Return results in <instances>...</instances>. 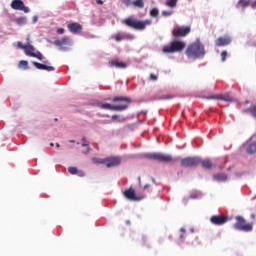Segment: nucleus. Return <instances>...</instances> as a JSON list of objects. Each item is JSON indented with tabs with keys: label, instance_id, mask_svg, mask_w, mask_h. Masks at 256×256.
<instances>
[{
	"label": "nucleus",
	"instance_id": "f257e3e1",
	"mask_svg": "<svg viewBox=\"0 0 256 256\" xmlns=\"http://www.w3.org/2000/svg\"><path fill=\"white\" fill-rule=\"evenodd\" d=\"M185 55L188 59H201L205 57V45L201 43V40H196L187 47Z\"/></svg>",
	"mask_w": 256,
	"mask_h": 256
},
{
	"label": "nucleus",
	"instance_id": "f03ea898",
	"mask_svg": "<svg viewBox=\"0 0 256 256\" xmlns=\"http://www.w3.org/2000/svg\"><path fill=\"white\" fill-rule=\"evenodd\" d=\"M18 49H23L25 52V55L27 57H34L35 59H38V61H43L45 59V56L40 51H35V47L31 43L23 44V42L19 41L17 42Z\"/></svg>",
	"mask_w": 256,
	"mask_h": 256
},
{
	"label": "nucleus",
	"instance_id": "7ed1b4c3",
	"mask_svg": "<svg viewBox=\"0 0 256 256\" xmlns=\"http://www.w3.org/2000/svg\"><path fill=\"white\" fill-rule=\"evenodd\" d=\"M124 25L130 27L131 29H135L136 31H145L147 29V25H151L153 23L151 20H137L133 18H126L123 20Z\"/></svg>",
	"mask_w": 256,
	"mask_h": 256
},
{
	"label": "nucleus",
	"instance_id": "20e7f679",
	"mask_svg": "<svg viewBox=\"0 0 256 256\" xmlns=\"http://www.w3.org/2000/svg\"><path fill=\"white\" fill-rule=\"evenodd\" d=\"M144 157L148 159V161H157L158 163H175V161H177L173 156L159 152L147 153Z\"/></svg>",
	"mask_w": 256,
	"mask_h": 256
},
{
	"label": "nucleus",
	"instance_id": "39448f33",
	"mask_svg": "<svg viewBox=\"0 0 256 256\" xmlns=\"http://www.w3.org/2000/svg\"><path fill=\"white\" fill-rule=\"evenodd\" d=\"M187 47V44L183 41L174 40L170 45L163 47V53H181Z\"/></svg>",
	"mask_w": 256,
	"mask_h": 256
},
{
	"label": "nucleus",
	"instance_id": "423d86ee",
	"mask_svg": "<svg viewBox=\"0 0 256 256\" xmlns=\"http://www.w3.org/2000/svg\"><path fill=\"white\" fill-rule=\"evenodd\" d=\"M234 229L237 231H244V233H249L253 231V223H247L245 218L242 216H236V223L234 224Z\"/></svg>",
	"mask_w": 256,
	"mask_h": 256
},
{
	"label": "nucleus",
	"instance_id": "0eeeda50",
	"mask_svg": "<svg viewBox=\"0 0 256 256\" xmlns=\"http://www.w3.org/2000/svg\"><path fill=\"white\" fill-rule=\"evenodd\" d=\"M114 105H118V107H124L122 109H115V111H125L127 107H129V103H131V98L123 97V96H116L112 99Z\"/></svg>",
	"mask_w": 256,
	"mask_h": 256
},
{
	"label": "nucleus",
	"instance_id": "6e6552de",
	"mask_svg": "<svg viewBox=\"0 0 256 256\" xmlns=\"http://www.w3.org/2000/svg\"><path fill=\"white\" fill-rule=\"evenodd\" d=\"M181 167H197L201 165V158L199 157H186L180 161Z\"/></svg>",
	"mask_w": 256,
	"mask_h": 256
},
{
	"label": "nucleus",
	"instance_id": "1a4fd4ad",
	"mask_svg": "<svg viewBox=\"0 0 256 256\" xmlns=\"http://www.w3.org/2000/svg\"><path fill=\"white\" fill-rule=\"evenodd\" d=\"M189 33H191V26L178 27L172 31L174 39H179V37H187Z\"/></svg>",
	"mask_w": 256,
	"mask_h": 256
},
{
	"label": "nucleus",
	"instance_id": "9d476101",
	"mask_svg": "<svg viewBox=\"0 0 256 256\" xmlns=\"http://www.w3.org/2000/svg\"><path fill=\"white\" fill-rule=\"evenodd\" d=\"M227 221H229V217L223 216V215H213L210 218V223H212V225H216L218 227L221 225H225V223H227Z\"/></svg>",
	"mask_w": 256,
	"mask_h": 256
},
{
	"label": "nucleus",
	"instance_id": "9b49d317",
	"mask_svg": "<svg viewBox=\"0 0 256 256\" xmlns=\"http://www.w3.org/2000/svg\"><path fill=\"white\" fill-rule=\"evenodd\" d=\"M11 7L15 11H23L24 13H29V7L25 6V3L21 0H13L11 2Z\"/></svg>",
	"mask_w": 256,
	"mask_h": 256
},
{
	"label": "nucleus",
	"instance_id": "f8f14e48",
	"mask_svg": "<svg viewBox=\"0 0 256 256\" xmlns=\"http://www.w3.org/2000/svg\"><path fill=\"white\" fill-rule=\"evenodd\" d=\"M53 45H55L56 47H60V49L62 51H65L67 49V47H69V45H71V39H69L68 37H64L62 39H58L55 40L53 42Z\"/></svg>",
	"mask_w": 256,
	"mask_h": 256
},
{
	"label": "nucleus",
	"instance_id": "ddd939ff",
	"mask_svg": "<svg viewBox=\"0 0 256 256\" xmlns=\"http://www.w3.org/2000/svg\"><path fill=\"white\" fill-rule=\"evenodd\" d=\"M121 163V157L113 156L105 158V166L108 168L117 167Z\"/></svg>",
	"mask_w": 256,
	"mask_h": 256
},
{
	"label": "nucleus",
	"instance_id": "4468645a",
	"mask_svg": "<svg viewBox=\"0 0 256 256\" xmlns=\"http://www.w3.org/2000/svg\"><path fill=\"white\" fill-rule=\"evenodd\" d=\"M123 195L129 201H141V199H143V197H138L137 194H135V190L133 188L125 190Z\"/></svg>",
	"mask_w": 256,
	"mask_h": 256
},
{
	"label": "nucleus",
	"instance_id": "2eb2a0df",
	"mask_svg": "<svg viewBox=\"0 0 256 256\" xmlns=\"http://www.w3.org/2000/svg\"><path fill=\"white\" fill-rule=\"evenodd\" d=\"M43 63L44 64L32 61V65H34V67H36V69H39L40 71H48V72L55 71V67L47 66V63H49V61L45 60L43 61Z\"/></svg>",
	"mask_w": 256,
	"mask_h": 256
},
{
	"label": "nucleus",
	"instance_id": "dca6fc26",
	"mask_svg": "<svg viewBox=\"0 0 256 256\" xmlns=\"http://www.w3.org/2000/svg\"><path fill=\"white\" fill-rule=\"evenodd\" d=\"M216 47H227V45H231V37L229 36H221L215 40Z\"/></svg>",
	"mask_w": 256,
	"mask_h": 256
},
{
	"label": "nucleus",
	"instance_id": "f3484780",
	"mask_svg": "<svg viewBox=\"0 0 256 256\" xmlns=\"http://www.w3.org/2000/svg\"><path fill=\"white\" fill-rule=\"evenodd\" d=\"M206 99H218L221 101H226V103H233L234 99L229 94L211 95L206 97Z\"/></svg>",
	"mask_w": 256,
	"mask_h": 256
},
{
	"label": "nucleus",
	"instance_id": "a211bd4d",
	"mask_svg": "<svg viewBox=\"0 0 256 256\" xmlns=\"http://www.w3.org/2000/svg\"><path fill=\"white\" fill-rule=\"evenodd\" d=\"M67 27L70 33H73V35H77L80 31H83V26L77 22L70 23L67 25Z\"/></svg>",
	"mask_w": 256,
	"mask_h": 256
},
{
	"label": "nucleus",
	"instance_id": "6ab92c4d",
	"mask_svg": "<svg viewBox=\"0 0 256 256\" xmlns=\"http://www.w3.org/2000/svg\"><path fill=\"white\" fill-rule=\"evenodd\" d=\"M110 67H116V69H127V63L119 60H112L109 62Z\"/></svg>",
	"mask_w": 256,
	"mask_h": 256
},
{
	"label": "nucleus",
	"instance_id": "aec40b11",
	"mask_svg": "<svg viewBox=\"0 0 256 256\" xmlns=\"http://www.w3.org/2000/svg\"><path fill=\"white\" fill-rule=\"evenodd\" d=\"M102 109H110L111 111H115V109H124L123 106L115 105V104H102Z\"/></svg>",
	"mask_w": 256,
	"mask_h": 256
},
{
	"label": "nucleus",
	"instance_id": "412c9836",
	"mask_svg": "<svg viewBox=\"0 0 256 256\" xmlns=\"http://www.w3.org/2000/svg\"><path fill=\"white\" fill-rule=\"evenodd\" d=\"M201 165L203 169H213V162L209 159L201 160Z\"/></svg>",
	"mask_w": 256,
	"mask_h": 256
},
{
	"label": "nucleus",
	"instance_id": "4be33fe9",
	"mask_svg": "<svg viewBox=\"0 0 256 256\" xmlns=\"http://www.w3.org/2000/svg\"><path fill=\"white\" fill-rule=\"evenodd\" d=\"M213 179L215 181H227V174H223V173H217V174H214L213 176Z\"/></svg>",
	"mask_w": 256,
	"mask_h": 256
},
{
	"label": "nucleus",
	"instance_id": "5701e85b",
	"mask_svg": "<svg viewBox=\"0 0 256 256\" xmlns=\"http://www.w3.org/2000/svg\"><path fill=\"white\" fill-rule=\"evenodd\" d=\"M251 5V1L249 0H239L236 7H242V9H245V7H249Z\"/></svg>",
	"mask_w": 256,
	"mask_h": 256
},
{
	"label": "nucleus",
	"instance_id": "b1692460",
	"mask_svg": "<svg viewBox=\"0 0 256 256\" xmlns=\"http://www.w3.org/2000/svg\"><path fill=\"white\" fill-rule=\"evenodd\" d=\"M132 5L137 9H143V7H145V2L143 0H135L132 2Z\"/></svg>",
	"mask_w": 256,
	"mask_h": 256
},
{
	"label": "nucleus",
	"instance_id": "393cba45",
	"mask_svg": "<svg viewBox=\"0 0 256 256\" xmlns=\"http://www.w3.org/2000/svg\"><path fill=\"white\" fill-rule=\"evenodd\" d=\"M246 151L249 155H253L254 153H256V143L254 142L248 145Z\"/></svg>",
	"mask_w": 256,
	"mask_h": 256
},
{
	"label": "nucleus",
	"instance_id": "a878e982",
	"mask_svg": "<svg viewBox=\"0 0 256 256\" xmlns=\"http://www.w3.org/2000/svg\"><path fill=\"white\" fill-rule=\"evenodd\" d=\"M177 1L178 0H166V7H170V9H175L177 7Z\"/></svg>",
	"mask_w": 256,
	"mask_h": 256
},
{
	"label": "nucleus",
	"instance_id": "bb28decb",
	"mask_svg": "<svg viewBox=\"0 0 256 256\" xmlns=\"http://www.w3.org/2000/svg\"><path fill=\"white\" fill-rule=\"evenodd\" d=\"M18 67L20 69H25V70H28L29 69V62L27 60H21L19 63H18Z\"/></svg>",
	"mask_w": 256,
	"mask_h": 256
},
{
	"label": "nucleus",
	"instance_id": "cd10ccee",
	"mask_svg": "<svg viewBox=\"0 0 256 256\" xmlns=\"http://www.w3.org/2000/svg\"><path fill=\"white\" fill-rule=\"evenodd\" d=\"M92 162L95 163V165H105V158L93 157Z\"/></svg>",
	"mask_w": 256,
	"mask_h": 256
},
{
	"label": "nucleus",
	"instance_id": "c85d7f7f",
	"mask_svg": "<svg viewBox=\"0 0 256 256\" xmlns=\"http://www.w3.org/2000/svg\"><path fill=\"white\" fill-rule=\"evenodd\" d=\"M162 101H169V99H175V95L172 94H164L159 97Z\"/></svg>",
	"mask_w": 256,
	"mask_h": 256
},
{
	"label": "nucleus",
	"instance_id": "c756f323",
	"mask_svg": "<svg viewBox=\"0 0 256 256\" xmlns=\"http://www.w3.org/2000/svg\"><path fill=\"white\" fill-rule=\"evenodd\" d=\"M17 25H27V18L26 17H20L15 20Z\"/></svg>",
	"mask_w": 256,
	"mask_h": 256
},
{
	"label": "nucleus",
	"instance_id": "7c9ffc66",
	"mask_svg": "<svg viewBox=\"0 0 256 256\" xmlns=\"http://www.w3.org/2000/svg\"><path fill=\"white\" fill-rule=\"evenodd\" d=\"M79 171V169H77V167L71 166L68 168V173H70V175H77V172Z\"/></svg>",
	"mask_w": 256,
	"mask_h": 256
},
{
	"label": "nucleus",
	"instance_id": "2f4dec72",
	"mask_svg": "<svg viewBox=\"0 0 256 256\" xmlns=\"http://www.w3.org/2000/svg\"><path fill=\"white\" fill-rule=\"evenodd\" d=\"M150 15L151 17H159V9L153 8L152 10H150Z\"/></svg>",
	"mask_w": 256,
	"mask_h": 256
},
{
	"label": "nucleus",
	"instance_id": "473e14b6",
	"mask_svg": "<svg viewBox=\"0 0 256 256\" xmlns=\"http://www.w3.org/2000/svg\"><path fill=\"white\" fill-rule=\"evenodd\" d=\"M173 15V11L171 10H163L162 17H171Z\"/></svg>",
	"mask_w": 256,
	"mask_h": 256
},
{
	"label": "nucleus",
	"instance_id": "72a5a7b5",
	"mask_svg": "<svg viewBox=\"0 0 256 256\" xmlns=\"http://www.w3.org/2000/svg\"><path fill=\"white\" fill-rule=\"evenodd\" d=\"M112 39H115V41H117L118 43L123 41V39H125L124 36H121V34H116L114 36H112Z\"/></svg>",
	"mask_w": 256,
	"mask_h": 256
},
{
	"label": "nucleus",
	"instance_id": "f704fd0d",
	"mask_svg": "<svg viewBox=\"0 0 256 256\" xmlns=\"http://www.w3.org/2000/svg\"><path fill=\"white\" fill-rule=\"evenodd\" d=\"M249 111H250L251 115L254 116L256 119V105L250 106Z\"/></svg>",
	"mask_w": 256,
	"mask_h": 256
},
{
	"label": "nucleus",
	"instance_id": "c9c22d12",
	"mask_svg": "<svg viewBox=\"0 0 256 256\" xmlns=\"http://www.w3.org/2000/svg\"><path fill=\"white\" fill-rule=\"evenodd\" d=\"M140 243H141V245H147V236L141 235L140 236Z\"/></svg>",
	"mask_w": 256,
	"mask_h": 256
},
{
	"label": "nucleus",
	"instance_id": "e433bc0d",
	"mask_svg": "<svg viewBox=\"0 0 256 256\" xmlns=\"http://www.w3.org/2000/svg\"><path fill=\"white\" fill-rule=\"evenodd\" d=\"M221 59H222V62H225L227 60V51H222L221 53Z\"/></svg>",
	"mask_w": 256,
	"mask_h": 256
},
{
	"label": "nucleus",
	"instance_id": "4c0bfd02",
	"mask_svg": "<svg viewBox=\"0 0 256 256\" xmlns=\"http://www.w3.org/2000/svg\"><path fill=\"white\" fill-rule=\"evenodd\" d=\"M122 3L126 5V7H130V5H133V2L131 0H122Z\"/></svg>",
	"mask_w": 256,
	"mask_h": 256
},
{
	"label": "nucleus",
	"instance_id": "58836bf2",
	"mask_svg": "<svg viewBox=\"0 0 256 256\" xmlns=\"http://www.w3.org/2000/svg\"><path fill=\"white\" fill-rule=\"evenodd\" d=\"M89 145V141H87V139L82 138V147H88Z\"/></svg>",
	"mask_w": 256,
	"mask_h": 256
},
{
	"label": "nucleus",
	"instance_id": "ea45409f",
	"mask_svg": "<svg viewBox=\"0 0 256 256\" xmlns=\"http://www.w3.org/2000/svg\"><path fill=\"white\" fill-rule=\"evenodd\" d=\"M56 33H57L58 35H63V33H65V29H63V28H58V29L56 30Z\"/></svg>",
	"mask_w": 256,
	"mask_h": 256
},
{
	"label": "nucleus",
	"instance_id": "a19ab883",
	"mask_svg": "<svg viewBox=\"0 0 256 256\" xmlns=\"http://www.w3.org/2000/svg\"><path fill=\"white\" fill-rule=\"evenodd\" d=\"M150 79H151V81H157V79H159V77L155 74H150Z\"/></svg>",
	"mask_w": 256,
	"mask_h": 256
},
{
	"label": "nucleus",
	"instance_id": "79ce46f5",
	"mask_svg": "<svg viewBox=\"0 0 256 256\" xmlns=\"http://www.w3.org/2000/svg\"><path fill=\"white\" fill-rule=\"evenodd\" d=\"M76 175H78V177H85V172H83V170H78Z\"/></svg>",
	"mask_w": 256,
	"mask_h": 256
},
{
	"label": "nucleus",
	"instance_id": "37998d69",
	"mask_svg": "<svg viewBox=\"0 0 256 256\" xmlns=\"http://www.w3.org/2000/svg\"><path fill=\"white\" fill-rule=\"evenodd\" d=\"M181 235H180V239H183L185 237V228H181Z\"/></svg>",
	"mask_w": 256,
	"mask_h": 256
},
{
	"label": "nucleus",
	"instance_id": "c03bdc74",
	"mask_svg": "<svg viewBox=\"0 0 256 256\" xmlns=\"http://www.w3.org/2000/svg\"><path fill=\"white\" fill-rule=\"evenodd\" d=\"M197 197H199V195L197 193L190 195V199H197Z\"/></svg>",
	"mask_w": 256,
	"mask_h": 256
},
{
	"label": "nucleus",
	"instance_id": "a18cd8bd",
	"mask_svg": "<svg viewBox=\"0 0 256 256\" xmlns=\"http://www.w3.org/2000/svg\"><path fill=\"white\" fill-rule=\"evenodd\" d=\"M91 151V148L87 147L86 151H83L82 153H84V155H87V153H89Z\"/></svg>",
	"mask_w": 256,
	"mask_h": 256
},
{
	"label": "nucleus",
	"instance_id": "49530a36",
	"mask_svg": "<svg viewBox=\"0 0 256 256\" xmlns=\"http://www.w3.org/2000/svg\"><path fill=\"white\" fill-rule=\"evenodd\" d=\"M96 3H97L98 5H103V0H96Z\"/></svg>",
	"mask_w": 256,
	"mask_h": 256
},
{
	"label": "nucleus",
	"instance_id": "de8ad7c7",
	"mask_svg": "<svg viewBox=\"0 0 256 256\" xmlns=\"http://www.w3.org/2000/svg\"><path fill=\"white\" fill-rule=\"evenodd\" d=\"M26 41H27V43H31V36H27V38H26Z\"/></svg>",
	"mask_w": 256,
	"mask_h": 256
},
{
	"label": "nucleus",
	"instance_id": "09e8293b",
	"mask_svg": "<svg viewBox=\"0 0 256 256\" xmlns=\"http://www.w3.org/2000/svg\"><path fill=\"white\" fill-rule=\"evenodd\" d=\"M115 119H119V116L118 115H113L112 120L115 121Z\"/></svg>",
	"mask_w": 256,
	"mask_h": 256
},
{
	"label": "nucleus",
	"instance_id": "8fccbe9b",
	"mask_svg": "<svg viewBox=\"0 0 256 256\" xmlns=\"http://www.w3.org/2000/svg\"><path fill=\"white\" fill-rule=\"evenodd\" d=\"M149 187H151V185L146 184V185H144L143 189L146 190V189H149Z\"/></svg>",
	"mask_w": 256,
	"mask_h": 256
},
{
	"label": "nucleus",
	"instance_id": "3c124183",
	"mask_svg": "<svg viewBox=\"0 0 256 256\" xmlns=\"http://www.w3.org/2000/svg\"><path fill=\"white\" fill-rule=\"evenodd\" d=\"M252 8L256 9V1L254 3H252Z\"/></svg>",
	"mask_w": 256,
	"mask_h": 256
},
{
	"label": "nucleus",
	"instance_id": "603ef678",
	"mask_svg": "<svg viewBox=\"0 0 256 256\" xmlns=\"http://www.w3.org/2000/svg\"><path fill=\"white\" fill-rule=\"evenodd\" d=\"M251 219H255V214H251Z\"/></svg>",
	"mask_w": 256,
	"mask_h": 256
},
{
	"label": "nucleus",
	"instance_id": "864d4df0",
	"mask_svg": "<svg viewBox=\"0 0 256 256\" xmlns=\"http://www.w3.org/2000/svg\"><path fill=\"white\" fill-rule=\"evenodd\" d=\"M50 147H55V144L54 143H50Z\"/></svg>",
	"mask_w": 256,
	"mask_h": 256
},
{
	"label": "nucleus",
	"instance_id": "5fc2aeb1",
	"mask_svg": "<svg viewBox=\"0 0 256 256\" xmlns=\"http://www.w3.org/2000/svg\"><path fill=\"white\" fill-rule=\"evenodd\" d=\"M56 147L59 148V147H61V145H59V143H56Z\"/></svg>",
	"mask_w": 256,
	"mask_h": 256
},
{
	"label": "nucleus",
	"instance_id": "6e6d98bb",
	"mask_svg": "<svg viewBox=\"0 0 256 256\" xmlns=\"http://www.w3.org/2000/svg\"><path fill=\"white\" fill-rule=\"evenodd\" d=\"M69 143H75V141L74 140H70Z\"/></svg>",
	"mask_w": 256,
	"mask_h": 256
},
{
	"label": "nucleus",
	"instance_id": "4d7b16f0",
	"mask_svg": "<svg viewBox=\"0 0 256 256\" xmlns=\"http://www.w3.org/2000/svg\"><path fill=\"white\" fill-rule=\"evenodd\" d=\"M54 121H58V119H57V118H55V119H54Z\"/></svg>",
	"mask_w": 256,
	"mask_h": 256
}]
</instances>
